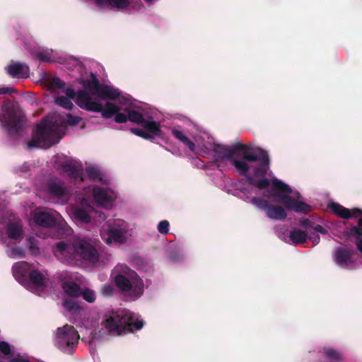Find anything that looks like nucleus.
Instances as JSON below:
<instances>
[{
	"label": "nucleus",
	"instance_id": "f257e3e1",
	"mask_svg": "<svg viewBox=\"0 0 362 362\" xmlns=\"http://www.w3.org/2000/svg\"><path fill=\"white\" fill-rule=\"evenodd\" d=\"M151 142L159 144L173 154L180 155L181 148L187 147L195 153L204 154L211 151L221 153L223 158H232L238 155L243 160H236V169L246 177V187H237L242 192V198L248 203L264 211L271 219L281 221L286 218L285 209L276 204L283 205L286 209L299 214L310 211V206L305 203L298 192L268 173L269 159L267 153L256 146L242 144L231 148L218 144L209 146H197L189 137H146Z\"/></svg>",
	"mask_w": 362,
	"mask_h": 362
},
{
	"label": "nucleus",
	"instance_id": "f03ea898",
	"mask_svg": "<svg viewBox=\"0 0 362 362\" xmlns=\"http://www.w3.org/2000/svg\"><path fill=\"white\" fill-rule=\"evenodd\" d=\"M83 86L85 90L79 91L76 95L73 89H66V96L57 98L56 103L70 110L72 107L71 101L74 100L80 107L100 112L103 118H113L117 123L130 121L141 124L150 133L161 132L160 124L152 120L144 119L134 100L123 95L118 89L111 86L99 84L95 76L85 82Z\"/></svg>",
	"mask_w": 362,
	"mask_h": 362
},
{
	"label": "nucleus",
	"instance_id": "7ed1b4c3",
	"mask_svg": "<svg viewBox=\"0 0 362 362\" xmlns=\"http://www.w3.org/2000/svg\"><path fill=\"white\" fill-rule=\"evenodd\" d=\"M53 166L73 182L83 181L87 177L90 180L99 184L94 186L93 189L89 187L84 189V194L81 197H78L79 204L70 207V216L76 222L90 223L94 226L97 225L95 215H98L100 219L104 220L105 216L94 210L90 205V193L92 192L95 202L105 209H110L113 206L117 193L109 186L108 177L100 168L95 165H90L86 168V175H84L81 161L64 155H57L53 158Z\"/></svg>",
	"mask_w": 362,
	"mask_h": 362
},
{
	"label": "nucleus",
	"instance_id": "20e7f679",
	"mask_svg": "<svg viewBox=\"0 0 362 362\" xmlns=\"http://www.w3.org/2000/svg\"><path fill=\"white\" fill-rule=\"evenodd\" d=\"M98 243L85 236H77L71 245L65 242L57 243L55 256L62 262L77 264V257L90 263H95L99 259Z\"/></svg>",
	"mask_w": 362,
	"mask_h": 362
},
{
	"label": "nucleus",
	"instance_id": "39448f33",
	"mask_svg": "<svg viewBox=\"0 0 362 362\" xmlns=\"http://www.w3.org/2000/svg\"><path fill=\"white\" fill-rule=\"evenodd\" d=\"M103 325L110 334L121 335L141 329L144 322L138 315L126 309H118L105 314Z\"/></svg>",
	"mask_w": 362,
	"mask_h": 362
},
{
	"label": "nucleus",
	"instance_id": "423d86ee",
	"mask_svg": "<svg viewBox=\"0 0 362 362\" xmlns=\"http://www.w3.org/2000/svg\"><path fill=\"white\" fill-rule=\"evenodd\" d=\"M111 278L116 286L135 300L144 292V283L138 274L127 265L118 264L112 271Z\"/></svg>",
	"mask_w": 362,
	"mask_h": 362
},
{
	"label": "nucleus",
	"instance_id": "0eeeda50",
	"mask_svg": "<svg viewBox=\"0 0 362 362\" xmlns=\"http://www.w3.org/2000/svg\"><path fill=\"white\" fill-rule=\"evenodd\" d=\"M134 234L133 226L123 219H115L100 229V236L107 244L122 245L129 241Z\"/></svg>",
	"mask_w": 362,
	"mask_h": 362
},
{
	"label": "nucleus",
	"instance_id": "6e6552de",
	"mask_svg": "<svg viewBox=\"0 0 362 362\" xmlns=\"http://www.w3.org/2000/svg\"><path fill=\"white\" fill-rule=\"evenodd\" d=\"M24 236L23 223L14 214L8 211H0V239L8 245V240L20 243Z\"/></svg>",
	"mask_w": 362,
	"mask_h": 362
},
{
	"label": "nucleus",
	"instance_id": "1a4fd4ad",
	"mask_svg": "<svg viewBox=\"0 0 362 362\" xmlns=\"http://www.w3.org/2000/svg\"><path fill=\"white\" fill-rule=\"evenodd\" d=\"M62 217L60 214L54 210L37 208L31 213L29 223L31 225L32 223H34L39 226L48 228L58 223L64 230V235H71L73 233L72 228L68 226L66 223H62Z\"/></svg>",
	"mask_w": 362,
	"mask_h": 362
},
{
	"label": "nucleus",
	"instance_id": "9d476101",
	"mask_svg": "<svg viewBox=\"0 0 362 362\" xmlns=\"http://www.w3.org/2000/svg\"><path fill=\"white\" fill-rule=\"evenodd\" d=\"M79 338L78 331L72 325H66L57 328L54 342L60 351L71 354L78 344Z\"/></svg>",
	"mask_w": 362,
	"mask_h": 362
},
{
	"label": "nucleus",
	"instance_id": "9b49d317",
	"mask_svg": "<svg viewBox=\"0 0 362 362\" xmlns=\"http://www.w3.org/2000/svg\"><path fill=\"white\" fill-rule=\"evenodd\" d=\"M329 209L334 214L343 218H358V227H354L350 231V235L360 236L362 233V211L358 209H348L337 203H330Z\"/></svg>",
	"mask_w": 362,
	"mask_h": 362
},
{
	"label": "nucleus",
	"instance_id": "f8f14e48",
	"mask_svg": "<svg viewBox=\"0 0 362 362\" xmlns=\"http://www.w3.org/2000/svg\"><path fill=\"white\" fill-rule=\"evenodd\" d=\"M48 194L57 203L65 204L71 197L70 188L65 186L64 183L58 178L49 180L46 185Z\"/></svg>",
	"mask_w": 362,
	"mask_h": 362
},
{
	"label": "nucleus",
	"instance_id": "ddd939ff",
	"mask_svg": "<svg viewBox=\"0 0 362 362\" xmlns=\"http://www.w3.org/2000/svg\"><path fill=\"white\" fill-rule=\"evenodd\" d=\"M49 286V279L46 271L33 270L25 288L38 296H43Z\"/></svg>",
	"mask_w": 362,
	"mask_h": 362
},
{
	"label": "nucleus",
	"instance_id": "4468645a",
	"mask_svg": "<svg viewBox=\"0 0 362 362\" xmlns=\"http://www.w3.org/2000/svg\"><path fill=\"white\" fill-rule=\"evenodd\" d=\"M333 259L336 264L343 269H355L356 253L352 250L339 247L333 253Z\"/></svg>",
	"mask_w": 362,
	"mask_h": 362
},
{
	"label": "nucleus",
	"instance_id": "2eb2a0df",
	"mask_svg": "<svg viewBox=\"0 0 362 362\" xmlns=\"http://www.w3.org/2000/svg\"><path fill=\"white\" fill-rule=\"evenodd\" d=\"M284 229V226L277 227L276 228V232L279 238L286 243L290 242L294 245L303 244L308 239V233L299 228L294 227L291 228L288 235L282 232V230Z\"/></svg>",
	"mask_w": 362,
	"mask_h": 362
},
{
	"label": "nucleus",
	"instance_id": "dca6fc26",
	"mask_svg": "<svg viewBox=\"0 0 362 362\" xmlns=\"http://www.w3.org/2000/svg\"><path fill=\"white\" fill-rule=\"evenodd\" d=\"M32 271V266L26 262H16L12 267L14 278L24 287L29 280V275Z\"/></svg>",
	"mask_w": 362,
	"mask_h": 362
},
{
	"label": "nucleus",
	"instance_id": "f3484780",
	"mask_svg": "<svg viewBox=\"0 0 362 362\" xmlns=\"http://www.w3.org/2000/svg\"><path fill=\"white\" fill-rule=\"evenodd\" d=\"M62 137H31L26 141V148H48L58 144Z\"/></svg>",
	"mask_w": 362,
	"mask_h": 362
},
{
	"label": "nucleus",
	"instance_id": "a211bd4d",
	"mask_svg": "<svg viewBox=\"0 0 362 362\" xmlns=\"http://www.w3.org/2000/svg\"><path fill=\"white\" fill-rule=\"evenodd\" d=\"M63 307L66 310L69 320L76 323L78 317L84 315L85 310L78 305L75 300L65 299L63 302Z\"/></svg>",
	"mask_w": 362,
	"mask_h": 362
},
{
	"label": "nucleus",
	"instance_id": "6ab92c4d",
	"mask_svg": "<svg viewBox=\"0 0 362 362\" xmlns=\"http://www.w3.org/2000/svg\"><path fill=\"white\" fill-rule=\"evenodd\" d=\"M98 320V315L93 314L91 316L84 318L78 325L81 327L83 326L85 329L89 332L90 334L93 336V338H94L95 328L99 325Z\"/></svg>",
	"mask_w": 362,
	"mask_h": 362
},
{
	"label": "nucleus",
	"instance_id": "aec40b11",
	"mask_svg": "<svg viewBox=\"0 0 362 362\" xmlns=\"http://www.w3.org/2000/svg\"><path fill=\"white\" fill-rule=\"evenodd\" d=\"M8 74L13 77H28L29 68L25 64H12L7 67Z\"/></svg>",
	"mask_w": 362,
	"mask_h": 362
},
{
	"label": "nucleus",
	"instance_id": "412c9836",
	"mask_svg": "<svg viewBox=\"0 0 362 362\" xmlns=\"http://www.w3.org/2000/svg\"><path fill=\"white\" fill-rule=\"evenodd\" d=\"M100 6L110 5L112 7L123 9L128 6L131 0H95Z\"/></svg>",
	"mask_w": 362,
	"mask_h": 362
},
{
	"label": "nucleus",
	"instance_id": "4be33fe9",
	"mask_svg": "<svg viewBox=\"0 0 362 362\" xmlns=\"http://www.w3.org/2000/svg\"><path fill=\"white\" fill-rule=\"evenodd\" d=\"M62 288L63 291L68 296L75 298L81 295V290L75 283L69 281L64 282Z\"/></svg>",
	"mask_w": 362,
	"mask_h": 362
},
{
	"label": "nucleus",
	"instance_id": "5701e85b",
	"mask_svg": "<svg viewBox=\"0 0 362 362\" xmlns=\"http://www.w3.org/2000/svg\"><path fill=\"white\" fill-rule=\"evenodd\" d=\"M8 257L13 259L22 258L25 255V250L20 246H16L6 250Z\"/></svg>",
	"mask_w": 362,
	"mask_h": 362
},
{
	"label": "nucleus",
	"instance_id": "b1692460",
	"mask_svg": "<svg viewBox=\"0 0 362 362\" xmlns=\"http://www.w3.org/2000/svg\"><path fill=\"white\" fill-rule=\"evenodd\" d=\"M37 57L39 60L46 62H54L56 60L55 57L53 56V51L48 49L39 52L37 54Z\"/></svg>",
	"mask_w": 362,
	"mask_h": 362
},
{
	"label": "nucleus",
	"instance_id": "393cba45",
	"mask_svg": "<svg viewBox=\"0 0 362 362\" xmlns=\"http://www.w3.org/2000/svg\"><path fill=\"white\" fill-rule=\"evenodd\" d=\"M28 247L32 255H37L40 253L37 241L33 236H28L26 239Z\"/></svg>",
	"mask_w": 362,
	"mask_h": 362
},
{
	"label": "nucleus",
	"instance_id": "a878e982",
	"mask_svg": "<svg viewBox=\"0 0 362 362\" xmlns=\"http://www.w3.org/2000/svg\"><path fill=\"white\" fill-rule=\"evenodd\" d=\"M81 295L83 298L88 303H93L96 298L95 291L89 288H84L81 290Z\"/></svg>",
	"mask_w": 362,
	"mask_h": 362
},
{
	"label": "nucleus",
	"instance_id": "bb28decb",
	"mask_svg": "<svg viewBox=\"0 0 362 362\" xmlns=\"http://www.w3.org/2000/svg\"><path fill=\"white\" fill-rule=\"evenodd\" d=\"M325 354L329 361H338L341 358L340 354L330 348L325 349Z\"/></svg>",
	"mask_w": 362,
	"mask_h": 362
},
{
	"label": "nucleus",
	"instance_id": "cd10ccee",
	"mask_svg": "<svg viewBox=\"0 0 362 362\" xmlns=\"http://www.w3.org/2000/svg\"><path fill=\"white\" fill-rule=\"evenodd\" d=\"M64 87V83L59 78H54L49 83V88L54 92L57 91V89H60Z\"/></svg>",
	"mask_w": 362,
	"mask_h": 362
},
{
	"label": "nucleus",
	"instance_id": "c85d7f7f",
	"mask_svg": "<svg viewBox=\"0 0 362 362\" xmlns=\"http://www.w3.org/2000/svg\"><path fill=\"white\" fill-rule=\"evenodd\" d=\"M115 288L111 284H105L101 288V293L104 296H110L114 293Z\"/></svg>",
	"mask_w": 362,
	"mask_h": 362
},
{
	"label": "nucleus",
	"instance_id": "c756f323",
	"mask_svg": "<svg viewBox=\"0 0 362 362\" xmlns=\"http://www.w3.org/2000/svg\"><path fill=\"white\" fill-rule=\"evenodd\" d=\"M169 222L166 220L161 221L158 225V230L162 234H167L169 231Z\"/></svg>",
	"mask_w": 362,
	"mask_h": 362
},
{
	"label": "nucleus",
	"instance_id": "7c9ffc66",
	"mask_svg": "<svg viewBox=\"0 0 362 362\" xmlns=\"http://www.w3.org/2000/svg\"><path fill=\"white\" fill-rule=\"evenodd\" d=\"M64 121L67 124L74 126L81 121V118L79 117L72 116L70 114H67Z\"/></svg>",
	"mask_w": 362,
	"mask_h": 362
},
{
	"label": "nucleus",
	"instance_id": "2f4dec72",
	"mask_svg": "<svg viewBox=\"0 0 362 362\" xmlns=\"http://www.w3.org/2000/svg\"><path fill=\"white\" fill-rule=\"evenodd\" d=\"M329 229V227L328 226H323L320 224H313V226H312V230L321 234L328 233Z\"/></svg>",
	"mask_w": 362,
	"mask_h": 362
},
{
	"label": "nucleus",
	"instance_id": "473e14b6",
	"mask_svg": "<svg viewBox=\"0 0 362 362\" xmlns=\"http://www.w3.org/2000/svg\"><path fill=\"white\" fill-rule=\"evenodd\" d=\"M300 224L302 227L304 228V230L308 233L312 230V226H313V223L308 218H301L300 220Z\"/></svg>",
	"mask_w": 362,
	"mask_h": 362
},
{
	"label": "nucleus",
	"instance_id": "72a5a7b5",
	"mask_svg": "<svg viewBox=\"0 0 362 362\" xmlns=\"http://www.w3.org/2000/svg\"><path fill=\"white\" fill-rule=\"evenodd\" d=\"M308 239L312 241L313 246L317 245L320 243V235L317 233H311V231L308 232Z\"/></svg>",
	"mask_w": 362,
	"mask_h": 362
},
{
	"label": "nucleus",
	"instance_id": "f704fd0d",
	"mask_svg": "<svg viewBox=\"0 0 362 362\" xmlns=\"http://www.w3.org/2000/svg\"><path fill=\"white\" fill-rule=\"evenodd\" d=\"M30 170V165L28 163H25L18 168V172L21 174L29 172Z\"/></svg>",
	"mask_w": 362,
	"mask_h": 362
},
{
	"label": "nucleus",
	"instance_id": "c9c22d12",
	"mask_svg": "<svg viewBox=\"0 0 362 362\" xmlns=\"http://www.w3.org/2000/svg\"><path fill=\"white\" fill-rule=\"evenodd\" d=\"M67 66H68L69 69L71 68L72 66H75V67L79 66L80 62L76 59L69 58V63L67 64Z\"/></svg>",
	"mask_w": 362,
	"mask_h": 362
},
{
	"label": "nucleus",
	"instance_id": "e433bc0d",
	"mask_svg": "<svg viewBox=\"0 0 362 362\" xmlns=\"http://www.w3.org/2000/svg\"><path fill=\"white\" fill-rule=\"evenodd\" d=\"M13 91L12 88H0V95L10 93Z\"/></svg>",
	"mask_w": 362,
	"mask_h": 362
},
{
	"label": "nucleus",
	"instance_id": "4c0bfd02",
	"mask_svg": "<svg viewBox=\"0 0 362 362\" xmlns=\"http://www.w3.org/2000/svg\"><path fill=\"white\" fill-rule=\"evenodd\" d=\"M356 245H357L358 249L362 253V239H361V238L357 239Z\"/></svg>",
	"mask_w": 362,
	"mask_h": 362
},
{
	"label": "nucleus",
	"instance_id": "58836bf2",
	"mask_svg": "<svg viewBox=\"0 0 362 362\" xmlns=\"http://www.w3.org/2000/svg\"><path fill=\"white\" fill-rule=\"evenodd\" d=\"M133 133L134 134H138V132L136 131V129H133Z\"/></svg>",
	"mask_w": 362,
	"mask_h": 362
}]
</instances>
